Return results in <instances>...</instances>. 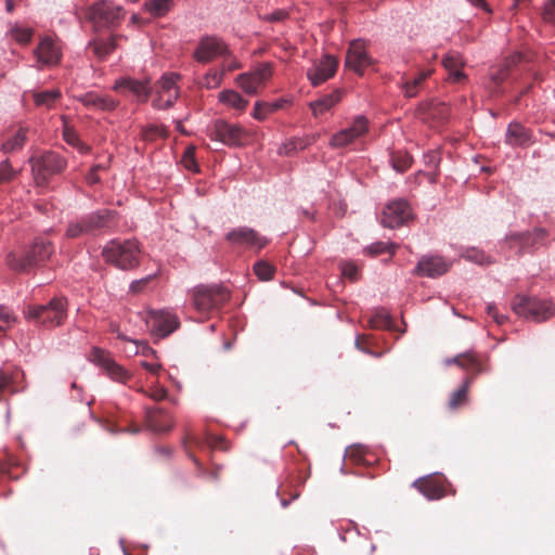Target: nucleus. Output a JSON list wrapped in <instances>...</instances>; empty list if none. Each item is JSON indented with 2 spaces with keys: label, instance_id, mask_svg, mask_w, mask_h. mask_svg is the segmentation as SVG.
I'll use <instances>...</instances> for the list:
<instances>
[{
  "label": "nucleus",
  "instance_id": "obj_1",
  "mask_svg": "<svg viewBox=\"0 0 555 555\" xmlns=\"http://www.w3.org/2000/svg\"><path fill=\"white\" fill-rule=\"evenodd\" d=\"M189 295L195 311L205 319L220 310L231 298L230 291L222 284H199Z\"/></svg>",
  "mask_w": 555,
  "mask_h": 555
},
{
  "label": "nucleus",
  "instance_id": "obj_2",
  "mask_svg": "<svg viewBox=\"0 0 555 555\" xmlns=\"http://www.w3.org/2000/svg\"><path fill=\"white\" fill-rule=\"evenodd\" d=\"M117 222L116 212L111 209H100L68 223L66 237L96 236L109 231Z\"/></svg>",
  "mask_w": 555,
  "mask_h": 555
},
{
  "label": "nucleus",
  "instance_id": "obj_3",
  "mask_svg": "<svg viewBox=\"0 0 555 555\" xmlns=\"http://www.w3.org/2000/svg\"><path fill=\"white\" fill-rule=\"evenodd\" d=\"M141 250L135 240L111 241L103 249L102 255L106 262L122 270H130L139 264Z\"/></svg>",
  "mask_w": 555,
  "mask_h": 555
},
{
  "label": "nucleus",
  "instance_id": "obj_4",
  "mask_svg": "<svg viewBox=\"0 0 555 555\" xmlns=\"http://www.w3.org/2000/svg\"><path fill=\"white\" fill-rule=\"evenodd\" d=\"M513 311L534 322H544L555 314V306L544 299L517 295L512 301Z\"/></svg>",
  "mask_w": 555,
  "mask_h": 555
},
{
  "label": "nucleus",
  "instance_id": "obj_5",
  "mask_svg": "<svg viewBox=\"0 0 555 555\" xmlns=\"http://www.w3.org/2000/svg\"><path fill=\"white\" fill-rule=\"evenodd\" d=\"M66 300L53 298L48 305L29 307L26 317L37 324L54 327L63 323L66 318Z\"/></svg>",
  "mask_w": 555,
  "mask_h": 555
},
{
  "label": "nucleus",
  "instance_id": "obj_6",
  "mask_svg": "<svg viewBox=\"0 0 555 555\" xmlns=\"http://www.w3.org/2000/svg\"><path fill=\"white\" fill-rule=\"evenodd\" d=\"M30 164L38 184H46L50 177L61 173L67 166L66 159L55 152L31 157Z\"/></svg>",
  "mask_w": 555,
  "mask_h": 555
},
{
  "label": "nucleus",
  "instance_id": "obj_7",
  "mask_svg": "<svg viewBox=\"0 0 555 555\" xmlns=\"http://www.w3.org/2000/svg\"><path fill=\"white\" fill-rule=\"evenodd\" d=\"M124 9L111 0H100L92 4L87 13L88 18L100 27H109L124 18Z\"/></svg>",
  "mask_w": 555,
  "mask_h": 555
},
{
  "label": "nucleus",
  "instance_id": "obj_8",
  "mask_svg": "<svg viewBox=\"0 0 555 555\" xmlns=\"http://www.w3.org/2000/svg\"><path fill=\"white\" fill-rule=\"evenodd\" d=\"M210 137L228 146H241L247 141L248 134L240 125L218 119L210 128Z\"/></svg>",
  "mask_w": 555,
  "mask_h": 555
},
{
  "label": "nucleus",
  "instance_id": "obj_9",
  "mask_svg": "<svg viewBox=\"0 0 555 555\" xmlns=\"http://www.w3.org/2000/svg\"><path fill=\"white\" fill-rule=\"evenodd\" d=\"M272 74V65L270 63H262L249 73L240 74L236 77V83L245 93L255 95L260 89L264 88Z\"/></svg>",
  "mask_w": 555,
  "mask_h": 555
},
{
  "label": "nucleus",
  "instance_id": "obj_10",
  "mask_svg": "<svg viewBox=\"0 0 555 555\" xmlns=\"http://www.w3.org/2000/svg\"><path fill=\"white\" fill-rule=\"evenodd\" d=\"M146 324L151 333L158 338L167 337L180 326L177 314L168 310L150 311Z\"/></svg>",
  "mask_w": 555,
  "mask_h": 555
},
{
  "label": "nucleus",
  "instance_id": "obj_11",
  "mask_svg": "<svg viewBox=\"0 0 555 555\" xmlns=\"http://www.w3.org/2000/svg\"><path fill=\"white\" fill-rule=\"evenodd\" d=\"M89 360L99 365L113 380L126 383L130 378V374L111 357V353L104 349L93 347Z\"/></svg>",
  "mask_w": 555,
  "mask_h": 555
},
{
  "label": "nucleus",
  "instance_id": "obj_12",
  "mask_svg": "<svg viewBox=\"0 0 555 555\" xmlns=\"http://www.w3.org/2000/svg\"><path fill=\"white\" fill-rule=\"evenodd\" d=\"M372 64L373 60L367 54L365 42L361 39L352 40L346 53L345 67L362 76Z\"/></svg>",
  "mask_w": 555,
  "mask_h": 555
},
{
  "label": "nucleus",
  "instance_id": "obj_13",
  "mask_svg": "<svg viewBox=\"0 0 555 555\" xmlns=\"http://www.w3.org/2000/svg\"><path fill=\"white\" fill-rule=\"evenodd\" d=\"M367 132L369 120L364 116H357L348 128L338 131L331 138L330 145L335 149L348 146Z\"/></svg>",
  "mask_w": 555,
  "mask_h": 555
},
{
  "label": "nucleus",
  "instance_id": "obj_14",
  "mask_svg": "<svg viewBox=\"0 0 555 555\" xmlns=\"http://www.w3.org/2000/svg\"><path fill=\"white\" fill-rule=\"evenodd\" d=\"M228 54V46L222 39L215 36H206L199 40L193 55L197 62L208 63L218 56H227Z\"/></svg>",
  "mask_w": 555,
  "mask_h": 555
},
{
  "label": "nucleus",
  "instance_id": "obj_15",
  "mask_svg": "<svg viewBox=\"0 0 555 555\" xmlns=\"http://www.w3.org/2000/svg\"><path fill=\"white\" fill-rule=\"evenodd\" d=\"M412 486L428 500L442 499L449 494L448 487H451L443 475H429L418 478Z\"/></svg>",
  "mask_w": 555,
  "mask_h": 555
},
{
  "label": "nucleus",
  "instance_id": "obj_16",
  "mask_svg": "<svg viewBox=\"0 0 555 555\" xmlns=\"http://www.w3.org/2000/svg\"><path fill=\"white\" fill-rule=\"evenodd\" d=\"M412 217L406 201L397 199L389 203L383 211L382 224L386 228H397L404 224Z\"/></svg>",
  "mask_w": 555,
  "mask_h": 555
},
{
  "label": "nucleus",
  "instance_id": "obj_17",
  "mask_svg": "<svg viewBox=\"0 0 555 555\" xmlns=\"http://www.w3.org/2000/svg\"><path fill=\"white\" fill-rule=\"evenodd\" d=\"M522 60V55L519 52H516L504 60L502 64L492 66L489 72L490 78V92L492 94L500 93L501 85L507 79L512 69L520 63Z\"/></svg>",
  "mask_w": 555,
  "mask_h": 555
},
{
  "label": "nucleus",
  "instance_id": "obj_18",
  "mask_svg": "<svg viewBox=\"0 0 555 555\" xmlns=\"http://www.w3.org/2000/svg\"><path fill=\"white\" fill-rule=\"evenodd\" d=\"M227 241L234 246L261 249L267 244V238L260 236L255 230L241 227L233 229L227 234Z\"/></svg>",
  "mask_w": 555,
  "mask_h": 555
},
{
  "label": "nucleus",
  "instance_id": "obj_19",
  "mask_svg": "<svg viewBox=\"0 0 555 555\" xmlns=\"http://www.w3.org/2000/svg\"><path fill=\"white\" fill-rule=\"evenodd\" d=\"M450 268L451 263L440 256H423L414 269V274L435 279L447 273Z\"/></svg>",
  "mask_w": 555,
  "mask_h": 555
},
{
  "label": "nucleus",
  "instance_id": "obj_20",
  "mask_svg": "<svg viewBox=\"0 0 555 555\" xmlns=\"http://www.w3.org/2000/svg\"><path fill=\"white\" fill-rule=\"evenodd\" d=\"M337 67L338 61L331 55H325L313 70L308 72V78L313 86H320L335 75Z\"/></svg>",
  "mask_w": 555,
  "mask_h": 555
},
{
  "label": "nucleus",
  "instance_id": "obj_21",
  "mask_svg": "<svg viewBox=\"0 0 555 555\" xmlns=\"http://www.w3.org/2000/svg\"><path fill=\"white\" fill-rule=\"evenodd\" d=\"M35 54L38 62L44 65L57 64L62 55L60 47L49 37H46L40 41L35 51Z\"/></svg>",
  "mask_w": 555,
  "mask_h": 555
},
{
  "label": "nucleus",
  "instance_id": "obj_22",
  "mask_svg": "<svg viewBox=\"0 0 555 555\" xmlns=\"http://www.w3.org/2000/svg\"><path fill=\"white\" fill-rule=\"evenodd\" d=\"M145 422L156 433H166L173 427L172 417L160 409H146Z\"/></svg>",
  "mask_w": 555,
  "mask_h": 555
},
{
  "label": "nucleus",
  "instance_id": "obj_23",
  "mask_svg": "<svg viewBox=\"0 0 555 555\" xmlns=\"http://www.w3.org/2000/svg\"><path fill=\"white\" fill-rule=\"evenodd\" d=\"M79 101L90 109L105 112L114 111L118 105V101L114 100L112 96L92 91L81 95Z\"/></svg>",
  "mask_w": 555,
  "mask_h": 555
},
{
  "label": "nucleus",
  "instance_id": "obj_24",
  "mask_svg": "<svg viewBox=\"0 0 555 555\" xmlns=\"http://www.w3.org/2000/svg\"><path fill=\"white\" fill-rule=\"evenodd\" d=\"M24 377L23 371L17 367L0 370V392L14 393Z\"/></svg>",
  "mask_w": 555,
  "mask_h": 555
},
{
  "label": "nucleus",
  "instance_id": "obj_25",
  "mask_svg": "<svg viewBox=\"0 0 555 555\" xmlns=\"http://www.w3.org/2000/svg\"><path fill=\"white\" fill-rule=\"evenodd\" d=\"M443 67L449 73V79L453 82H462L466 79L462 68L464 60L459 53H449L442 60Z\"/></svg>",
  "mask_w": 555,
  "mask_h": 555
},
{
  "label": "nucleus",
  "instance_id": "obj_26",
  "mask_svg": "<svg viewBox=\"0 0 555 555\" xmlns=\"http://www.w3.org/2000/svg\"><path fill=\"white\" fill-rule=\"evenodd\" d=\"M54 249L50 242L42 238L36 240L31 247L27 250L28 257L30 258L33 267H37L47 261Z\"/></svg>",
  "mask_w": 555,
  "mask_h": 555
},
{
  "label": "nucleus",
  "instance_id": "obj_27",
  "mask_svg": "<svg viewBox=\"0 0 555 555\" xmlns=\"http://www.w3.org/2000/svg\"><path fill=\"white\" fill-rule=\"evenodd\" d=\"M115 90L126 89L133 93L139 101L145 102L150 95V87L144 81L125 78L116 81Z\"/></svg>",
  "mask_w": 555,
  "mask_h": 555
},
{
  "label": "nucleus",
  "instance_id": "obj_28",
  "mask_svg": "<svg viewBox=\"0 0 555 555\" xmlns=\"http://www.w3.org/2000/svg\"><path fill=\"white\" fill-rule=\"evenodd\" d=\"M506 142L514 146L527 145L531 142V132L522 125L512 122L506 131Z\"/></svg>",
  "mask_w": 555,
  "mask_h": 555
},
{
  "label": "nucleus",
  "instance_id": "obj_29",
  "mask_svg": "<svg viewBox=\"0 0 555 555\" xmlns=\"http://www.w3.org/2000/svg\"><path fill=\"white\" fill-rule=\"evenodd\" d=\"M31 261L27 250L11 251L5 258L8 267L15 272H28L34 268Z\"/></svg>",
  "mask_w": 555,
  "mask_h": 555
},
{
  "label": "nucleus",
  "instance_id": "obj_30",
  "mask_svg": "<svg viewBox=\"0 0 555 555\" xmlns=\"http://www.w3.org/2000/svg\"><path fill=\"white\" fill-rule=\"evenodd\" d=\"M341 100V91L335 90L330 94H326L319 100L311 102L310 107L312 109L313 116L318 117L319 115L324 114L330 111L333 106H335Z\"/></svg>",
  "mask_w": 555,
  "mask_h": 555
},
{
  "label": "nucleus",
  "instance_id": "obj_31",
  "mask_svg": "<svg viewBox=\"0 0 555 555\" xmlns=\"http://www.w3.org/2000/svg\"><path fill=\"white\" fill-rule=\"evenodd\" d=\"M118 37L114 36L106 40L99 39L94 40L89 44V49L92 50L93 54L101 61L105 60L113 51L118 47Z\"/></svg>",
  "mask_w": 555,
  "mask_h": 555
},
{
  "label": "nucleus",
  "instance_id": "obj_32",
  "mask_svg": "<svg viewBox=\"0 0 555 555\" xmlns=\"http://www.w3.org/2000/svg\"><path fill=\"white\" fill-rule=\"evenodd\" d=\"M450 115V108L446 103L431 102L427 105L424 119H431L436 124L444 122Z\"/></svg>",
  "mask_w": 555,
  "mask_h": 555
},
{
  "label": "nucleus",
  "instance_id": "obj_33",
  "mask_svg": "<svg viewBox=\"0 0 555 555\" xmlns=\"http://www.w3.org/2000/svg\"><path fill=\"white\" fill-rule=\"evenodd\" d=\"M219 101L240 112L245 111L248 101L234 90H223L219 93Z\"/></svg>",
  "mask_w": 555,
  "mask_h": 555
},
{
  "label": "nucleus",
  "instance_id": "obj_34",
  "mask_svg": "<svg viewBox=\"0 0 555 555\" xmlns=\"http://www.w3.org/2000/svg\"><path fill=\"white\" fill-rule=\"evenodd\" d=\"M450 363L457 364L459 366L470 370L474 374H478L482 371V364L476 354L466 352L454 357Z\"/></svg>",
  "mask_w": 555,
  "mask_h": 555
},
{
  "label": "nucleus",
  "instance_id": "obj_35",
  "mask_svg": "<svg viewBox=\"0 0 555 555\" xmlns=\"http://www.w3.org/2000/svg\"><path fill=\"white\" fill-rule=\"evenodd\" d=\"M431 75V70H423L418 75L411 79L402 82L401 87L406 98H413L418 93L420 88L424 81Z\"/></svg>",
  "mask_w": 555,
  "mask_h": 555
},
{
  "label": "nucleus",
  "instance_id": "obj_36",
  "mask_svg": "<svg viewBox=\"0 0 555 555\" xmlns=\"http://www.w3.org/2000/svg\"><path fill=\"white\" fill-rule=\"evenodd\" d=\"M473 378H467L464 384L455 391L451 393L448 405L451 410H456L467 401L468 387Z\"/></svg>",
  "mask_w": 555,
  "mask_h": 555
},
{
  "label": "nucleus",
  "instance_id": "obj_37",
  "mask_svg": "<svg viewBox=\"0 0 555 555\" xmlns=\"http://www.w3.org/2000/svg\"><path fill=\"white\" fill-rule=\"evenodd\" d=\"M33 98L37 106L50 108L61 98V92L59 89L34 92Z\"/></svg>",
  "mask_w": 555,
  "mask_h": 555
},
{
  "label": "nucleus",
  "instance_id": "obj_38",
  "mask_svg": "<svg viewBox=\"0 0 555 555\" xmlns=\"http://www.w3.org/2000/svg\"><path fill=\"white\" fill-rule=\"evenodd\" d=\"M392 168L398 172L406 171L412 165V156L405 151H397L391 154Z\"/></svg>",
  "mask_w": 555,
  "mask_h": 555
},
{
  "label": "nucleus",
  "instance_id": "obj_39",
  "mask_svg": "<svg viewBox=\"0 0 555 555\" xmlns=\"http://www.w3.org/2000/svg\"><path fill=\"white\" fill-rule=\"evenodd\" d=\"M26 141V129H18V131L2 144L4 153H12L23 147Z\"/></svg>",
  "mask_w": 555,
  "mask_h": 555
},
{
  "label": "nucleus",
  "instance_id": "obj_40",
  "mask_svg": "<svg viewBox=\"0 0 555 555\" xmlns=\"http://www.w3.org/2000/svg\"><path fill=\"white\" fill-rule=\"evenodd\" d=\"M370 326L376 330H390L392 327V320L390 315L384 311H377L369 321Z\"/></svg>",
  "mask_w": 555,
  "mask_h": 555
},
{
  "label": "nucleus",
  "instance_id": "obj_41",
  "mask_svg": "<svg viewBox=\"0 0 555 555\" xmlns=\"http://www.w3.org/2000/svg\"><path fill=\"white\" fill-rule=\"evenodd\" d=\"M178 96V90H171L170 92L166 93H157V98L153 101V106L157 109L169 108L177 101Z\"/></svg>",
  "mask_w": 555,
  "mask_h": 555
},
{
  "label": "nucleus",
  "instance_id": "obj_42",
  "mask_svg": "<svg viewBox=\"0 0 555 555\" xmlns=\"http://www.w3.org/2000/svg\"><path fill=\"white\" fill-rule=\"evenodd\" d=\"M366 450L363 446L354 444L346 450V457L354 464H366Z\"/></svg>",
  "mask_w": 555,
  "mask_h": 555
},
{
  "label": "nucleus",
  "instance_id": "obj_43",
  "mask_svg": "<svg viewBox=\"0 0 555 555\" xmlns=\"http://www.w3.org/2000/svg\"><path fill=\"white\" fill-rule=\"evenodd\" d=\"M222 80L223 72L210 70L203 77L199 85L206 89H215L221 85Z\"/></svg>",
  "mask_w": 555,
  "mask_h": 555
},
{
  "label": "nucleus",
  "instance_id": "obj_44",
  "mask_svg": "<svg viewBox=\"0 0 555 555\" xmlns=\"http://www.w3.org/2000/svg\"><path fill=\"white\" fill-rule=\"evenodd\" d=\"M168 131L164 126H149L142 129L141 137L144 141H155L157 138H166Z\"/></svg>",
  "mask_w": 555,
  "mask_h": 555
},
{
  "label": "nucleus",
  "instance_id": "obj_45",
  "mask_svg": "<svg viewBox=\"0 0 555 555\" xmlns=\"http://www.w3.org/2000/svg\"><path fill=\"white\" fill-rule=\"evenodd\" d=\"M254 272L261 281H269L273 278L275 268L266 261H258L254 264Z\"/></svg>",
  "mask_w": 555,
  "mask_h": 555
},
{
  "label": "nucleus",
  "instance_id": "obj_46",
  "mask_svg": "<svg viewBox=\"0 0 555 555\" xmlns=\"http://www.w3.org/2000/svg\"><path fill=\"white\" fill-rule=\"evenodd\" d=\"M310 144L306 139L293 138L280 149L281 154L289 155L296 151L304 150Z\"/></svg>",
  "mask_w": 555,
  "mask_h": 555
},
{
  "label": "nucleus",
  "instance_id": "obj_47",
  "mask_svg": "<svg viewBox=\"0 0 555 555\" xmlns=\"http://www.w3.org/2000/svg\"><path fill=\"white\" fill-rule=\"evenodd\" d=\"M180 78L178 74H170L164 76L157 85V93L170 92L171 90H178L177 80Z\"/></svg>",
  "mask_w": 555,
  "mask_h": 555
},
{
  "label": "nucleus",
  "instance_id": "obj_48",
  "mask_svg": "<svg viewBox=\"0 0 555 555\" xmlns=\"http://www.w3.org/2000/svg\"><path fill=\"white\" fill-rule=\"evenodd\" d=\"M398 248V245L396 244H387L384 242H376L371 244L365 250L372 255L377 256L384 253H389L390 255H393L396 253V249Z\"/></svg>",
  "mask_w": 555,
  "mask_h": 555
},
{
  "label": "nucleus",
  "instance_id": "obj_49",
  "mask_svg": "<svg viewBox=\"0 0 555 555\" xmlns=\"http://www.w3.org/2000/svg\"><path fill=\"white\" fill-rule=\"evenodd\" d=\"M280 107L279 104H268L262 102H256L253 117L257 120H263L269 113L274 112Z\"/></svg>",
  "mask_w": 555,
  "mask_h": 555
},
{
  "label": "nucleus",
  "instance_id": "obj_50",
  "mask_svg": "<svg viewBox=\"0 0 555 555\" xmlns=\"http://www.w3.org/2000/svg\"><path fill=\"white\" fill-rule=\"evenodd\" d=\"M170 3L171 0H151L146 8L152 14L162 16L169 10Z\"/></svg>",
  "mask_w": 555,
  "mask_h": 555
},
{
  "label": "nucleus",
  "instance_id": "obj_51",
  "mask_svg": "<svg viewBox=\"0 0 555 555\" xmlns=\"http://www.w3.org/2000/svg\"><path fill=\"white\" fill-rule=\"evenodd\" d=\"M16 176L17 171L12 168L9 159L0 163V184L11 182Z\"/></svg>",
  "mask_w": 555,
  "mask_h": 555
},
{
  "label": "nucleus",
  "instance_id": "obj_52",
  "mask_svg": "<svg viewBox=\"0 0 555 555\" xmlns=\"http://www.w3.org/2000/svg\"><path fill=\"white\" fill-rule=\"evenodd\" d=\"M11 35L18 43L27 44L31 40L33 30L30 28L15 26L11 29Z\"/></svg>",
  "mask_w": 555,
  "mask_h": 555
},
{
  "label": "nucleus",
  "instance_id": "obj_53",
  "mask_svg": "<svg viewBox=\"0 0 555 555\" xmlns=\"http://www.w3.org/2000/svg\"><path fill=\"white\" fill-rule=\"evenodd\" d=\"M464 257L472 262L478 263V264H489L491 263L490 257L487 256L482 250H479L477 248H472L466 250Z\"/></svg>",
  "mask_w": 555,
  "mask_h": 555
},
{
  "label": "nucleus",
  "instance_id": "obj_54",
  "mask_svg": "<svg viewBox=\"0 0 555 555\" xmlns=\"http://www.w3.org/2000/svg\"><path fill=\"white\" fill-rule=\"evenodd\" d=\"M15 322V317L3 306H0V332H4Z\"/></svg>",
  "mask_w": 555,
  "mask_h": 555
},
{
  "label": "nucleus",
  "instance_id": "obj_55",
  "mask_svg": "<svg viewBox=\"0 0 555 555\" xmlns=\"http://www.w3.org/2000/svg\"><path fill=\"white\" fill-rule=\"evenodd\" d=\"M543 20L555 24V0H546L542 12Z\"/></svg>",
  "mask_w": 555,
  "mask_h": 555
},
{
  "label": "nucleus",
  "instance_id": "obj_56",
  "mask_svg": "<svg viewBox=\"0 0 555 555\" xmlns=\"http://www.w3.org/2000/svg\"><path fill=\"white\" fill-rule=\"evenodd\" d=\"M182 164L188 170H196V162L194 157V147H188L182 156Z\"/></svg>",
  "mask_w": 555,
  "mask_h": 555
},
{
  "label": "nucleus",
  "instance_id": "obj_57",
  "mask_svg": "<svg viewBox=\"0 0 555 555\" xmlns=\"http://www.w3.org/2000/svg\"><path fill=\"white\" fill-rule=\"evenodd\" d=\"M341 271H343V275L354 281L358 279V272H359V269L358 267L352 263V262H347V263H344L343 264V268H341Z\"/></svg>",
  "mask_w": 555,
  "mask_h": 555
},
{
  "label": "nucleus",
  "instance_id": "obj_58",
  "mask_svg": "<svg viewBox=\"0 0 555 555\" xmlns=\"http://www.w3.org/2000/svg\"><path fill=\"white\" fill-rule=\"evenodd\" d=\"M146 393L151 399H153L155 401H162V400L166 399L168 396L167 389L164 387H159V386L154 387L153 389H151L150 392H146Z\"/></svg>",
  "mask_w": 555,
  "mask_h": 555
},
{
  "label": "nucleus",
  "instance_id": "obj_59",
  "mask_svg": "<svg viewBox=\"0 0 555 555\" xmlns=\"http://www.w3.org/2000/svg\"><path fill=\"white\" fill-rule=\"evenodd\" d=\"M140 365L154 375H157L162 369V364L158 361L142 360Z\"/></svg>",
  "mask_w": 555,
  "mask_h": 555
},
{
  "label": "nucleus",
  "instance_id": "obj_60",
  "mask_svg": "<svg viewBox=\"0 0 555 555\" xmlns=\"http://www.w3.org/2000/svg\"><path fill=\"white\" fill-rule=\"evenodd\" d=\"M370 341V337L367 335H360L356 339V346L359 350L373 354V352L369 349L367 345Z\"/></svg>",
  "mask_w": 555,
  "mask_h": 555
},
{
  "label": "nucleus",
  "instance_id": "obj_61",
  "mask_svg": "<svg viewBox=\"0 0 555 555\" xmlns=\"http://www.w3.org/2000/svg\"><path fill=\"white\" fill-rule=\"evenodd\" d=\"M63 137L64 140L73 146H75L80 141L78 134L73 129L67 127L64 129Z\"/></svg>",
  "mask_w": 555,
  "mask_h": 555
},
{
  "label": "nucleus",
  "instance_id": "obj_62",
  "mask_svg": "<svg viewBox=\"0 0 555 555\" xmlns=\"http://www.w3.org/2000/svg\"><path fill=\"white\" fill-rule=\"evenodd\" d=\"M100 169H104V166L102 165H96V166H93L90 171L88 172V175L86 176V180L89 184H95L100 181V178L98 176V171Z\"/></svg>",
  "mask_w": 555,
  "mask_h": 555
},
{
  "label": "nucleus",
  "instance_id": "obj_63",
  "mask_svg": "<svg viewBox=\"0 0 555 555\" xmlns=\"http://www.w3.org/2000/svg\"><path fill=\"white\" fill-rule=\"evenodd\" d=\"M223 438L222 437H218V436H208L207 437V444L210 447V448H220V449H223Z\"/></svg>",
  "mask_w": 555,
  "mask_h": 555
},
{
  "label": "nucleus",
  "instance_id": "obj_64",
  "mask_svg": "<svg viewBox=\"0 0 555 555\" xmlns=\"http://www.w3.org/2000/svg\"><path fill=\"white\" fill-rule=\"evenodd\" d=\"M241 68V63L234 59L225 60L223 64V69L221 72H232Z\"/></svg>",
  "mask_w": 555,
  "mask_h": 555
}]
</instances>
